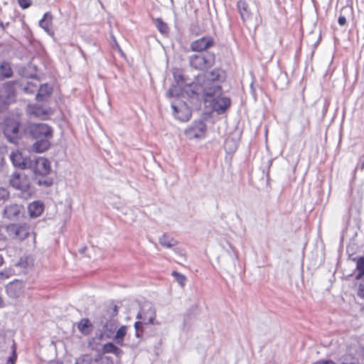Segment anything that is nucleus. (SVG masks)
Wrapping results in <instances>:
<instances>
[{
	"label": "nucleus",
	"mask_w": 364,
	"mask_h": 364,
	"mask_svg": "<svg viewBox=\"0 0 364 364\" xmlns=\"http://www.w3.org/2000/svg\"><path fill=\"white\" fill-rule=\"evenodd\" d=\"M237 7L243 22L251 17V11L247 2L245 0H240L237 3Z\"/></svg>",
	"instance_id": "14"
},
{
	"label": "nucleus",
	"mask_w": 364,
	"mask_h": 364,
	"mask_svg": "<svg viewBox=\"0 0 364 364\" xmlns=\"http://www.w3.org/2000/svg\"><path fill=\"white\" fill-rule=\"evenodd\" d=\"M4 262V257L1 255H0V267L3 265Z\"/></svg>",
	"instance_id": "39"
},
{
	"label": "nucleus",
	"mask_w": 364,
	"mask_h": 364,
	"mask_svg": "<svg viewBox=\"0 0 364 364\" xmlns=\"http://www.w3.org/2000/svg\"><path fill=\"white\" fill-rule=\"evenodd\" d=\"M1 129L11 143L17 144L21 138V122L17 117H6L1 123Z\"/></svg>",
	"instance_id": "2"
},
{
	"label": "nucleus",
	"mask_w": 364,
	"mask_h": 364,
	"mask_svg": "<svg viewBox=\"0 0 364 364\" xmlns=\"http://www.w3.org/2000/svg\"><path fill=\"white\" fill-rule=\"evenodd\" d=\"M13 76V70L11 64L8 62L3 61L0 64V78H10Z\"/></svg>",
	"instance_id": "19"
},
{
	"label": "nucleus",
	"mask_w": 364,
	"mask_h": 364,
	"mask_svg": "<svg viewBox=\"0 0 364 364\" xmlns=\"http://www.w3.org/2000/svg\"><path fill=\"white\" fill-rule=\"evenodd\" d=\"M22 207L17 204H10L6 205L4 210V217L8 220H15L21 214Z\"/></svg>",
	"instance_id": "13"
},
{
	"label": "nucleus",
	"mask_w": 364,
	"mask_h": 364,
	"mask_svg": "<svg viewBox=\"0 0 364 364\" xmlns=\"http://www.w3.org/2000/svg\"><path fill=\"white\" fill-rule=\"evenodd\" d=\"M6 236L3 232V226L0 225V250L6 247Z\"/></svg>",
	"instance_id": "30"
},
{
	"label": "nucleus",
	"mask_w": 364,
	"mask_h": 364,
	"mask_svg": "<svg viewBox=\"0 0 364 364\" xmlns=\"http://www.w3.org/2000/svg\"><path fill=\"white\" fill-rule=\"evenodd\" d=\"M4 229V227H3ZM9 238L21 242L31 234V228L27 223H11L4 227Z\"/></svg>",
	"instance_id": "4"
},
{
	"label": "nucleus",
	"mask_w": 364,
	"mask_h": 364,
	"mask_svg": "<svg viewBox=\"0 0 364 364\" xmlns=\"http://www.w3.org/2000/svg\"><path fill=\"white\" fill-rule=\"evenodd\" d=\"M29 113L41 119H46L48 117L52 114L51 109L48 106L40 105H29L28 106Z\"/></svg>",
	"instance_id": "11"
},
{
	"label": "nucleus",
	"mask_w": 364,
	"mask_h": 364,
	"mask_svg": "<svg viewBox=\"0 0 364 364\" xmlns=\"http://www.w3.org/2000/svg\"><path fill=\"white\" fill-rule=\"evenodd\" d=\"M171 275L175 278L176 281L181 287H183L186 285L187 278L185 275L176 271H173Z\"/></svg>",
	"instance_id": "27"
},
{
	"label": "nucleus",
	"mask_w": 364,
	"mask_h": 364,
	"mask_svg": "<svg viewBox=\"0 0 364 364\" xmlns=\"http://www.w3.org/2000/svg\"><path fill=\"white\" fill-rule=\"evenodd\" d=\"M37 141L33 144V150L36 153H43L47 151L50 146L51 139H36Z\"/></svg>",
	"instance_id": "18"
},
{
	"label": "nucleus",
	"mask_w": 364,
	"mask_h": 364,
	"mask_svg": "<svg viewBox=\"0 0 364 364\" xmlns=\"http://www.w3.org/2000/svg\"><path fill=\"white\" fill-rule=\"evenodd\" d=\"M185 134L189 139L199 137V135L195 132V127H191L186 129Z\"/></svg>",
	"instance_id": "29"
},
{
	"label": "nucleus",
	"mask_w": 364,
	"mask_h": 364,
	"mask_svg": "<svg viewBox=\"0 0 364 364\" xmlns=\"http://www.w3.org/2000/svg\"><path fill=\"white\" fill-rule=\"evenodd\" d=\"M134 328L136 329V336L137 338H141L142 337V331H143L142 323L140 321L135 322Z\"/></svg>",
	"instance_id": "31"
},
{
	"label": "nucleus",
	"mask_w": 364,
	"mask_h": 364,
	"mask_svg": "<svg viewBox=\"0 0 364 364\" xmlns=\"http://www.w3.org/2000/svg\"><path fill=\"white\" fill-rule=\"evenodd\" d=\"M0 27L4 30L6 28V26L4 25L3 22L0 21Z\"/></svg>",
	"instance_id": "41"
},
{
	"label": "nucleus",
	"mask_w": 364,
	"mask_h": 364,
	"mask_svg": "<svg viewBox=\"0 0 364 364\" xmlns=\"http://www.w3.org/2000/svg\"><path fill=\"white\" fill-rule=\"evenodd\" d=\"M96 361L97 362V364H112V361H109L107 360L106 363L102 360V359L100 360H96Z\"/></svg>",
	"instance_id": "38"
},
{
	"label": "nucleus",
	"mask_w": 364,
	"mask_h": 364,
	"mask_svg": "<svg viewBox=\"0 0 364 364\" xmlns=\"http://www.w3.org/2000/svg\"><path fill=\"white\" fill-rule=\"evenodd\" d=\"M190 65L198 70L205 71L213 67L215 63L213 53L194 54L190 57Z\"/></svg>",
	"instance_id": "3"
},
{
	"label": "nucleus",
	"mask_w": 364,
	"mask_h": 364,
	"mask_svg": "<svg viewBox=\"0 0 364 364\" xmlns=\"http://www.w3.org/2000/svg\"><path fill=\"white\" fill-rule=\"evenodd\" d=\"M338 23L341 26H344L346 23V18L344 16H340L338 19Z\"/></svg>",
	"instance_id": "36"
},
{
	"label": "nucleus",
	"mask_w": 364,
	"mask_h": 364,
	"mask_svg": "<svg viewBox=\"0 0 364 364\" xmlns=\"http://www.w3.org/2000/svg\"><path fill=\"white\" fill-rule=\"evenodd\" d=\"M314 364H336V363L333 362V360H320L316 361Z\"/></svg>",
	"instance_id": "35"
},
{
	"label": "nucleus",
	"mask_w": 364,
	"mask_h": 364,
	"mask_svg": "<svg viewBox=\"0 0 364 364\" xmlns=\"http://www.w3.org/2000/svg\"><path fill=\"white\" fill-rule=\"evenodd\" d=\"M53 88L48 84H43L41 85L38 89V92L36 95V100L38 102H43L47 100L51 95Z\"/></svg>",
	"instance_id": "17"
},
{
	"label": "nucleus",
	"mask_w": 364,
	"mask_h": 364,
	"mask_svg": "<svg viewBox=\"0 0 364 364\" xmlns=\"http://www.w3.org/2000/svg\"><path fill=\"white\" fill-rule=\"evenodd\" d=\"M92 324L87 318H83L78 323L79 331L84 334H89L91 331Z\"/></svg>",
	"instance_id": "24"
},
{
	"label": "nucleus",
	"mask_w": 364,
	"mask_h": 364,
	"mask_svg": "<svg viewBox=\"0 0 364 364\" xmlns=\"http://www.w3.org/2000/svg\"><path fill=\"white\" fill-rule=\"evenodd\" d=\"M17 2L22 9H26L32 5V0H17Z\"/></svg>",
	"instance_id": "32"
},
{
	"label": "nucleus",
	"mask_w": 364,
	"mask_h": 364,
	"mask_svg": "<svg viewBox=\"0 0 364 364\" xmlns=\"http://www.w3.org/2000/svg\"><path fill=\"white\" fill-rule=\"evenodd\" d=\"M225 73L220 68L211 70L204 82L203 99L204 101H212L215 95L223 94L221 83L225 80Z\"/></svg>",
	"instance_id": "1"
},
{
	"label": "nucleus",
	"mask_w": 364,
	"mask_h": 364,
	"mask_svg": "<svg viewBox=\"0 0 364 364\" xmlns=\"http://www.w3.org/2000/svg\"><path fill=\"white\" fill-rule=\"evenodd\" d=\"M201 126H202V127H201V128H200V129L201 130V132H202L203 133H204V132H205V124H201Z\"/></svg>",
	"instance_id": "40"
},
{
	"label": "nucleus",
	"mask_w": 364,
	"mask_h": 364,
	"mask_svg": "<svg viewBox=\"0 0 364 364\" xmlns=\"http://www.w3.org/2000/svg\"><path fill=\"white\" fill-rule=\"evenodd\" d=\"M1 303H2V299H1V297L0 296V306L1 305Z\"/></svg>",
	"instance_id": "43"
},
{
	"label": "nucleus",
	"mask_w": 364,
	"mask_h": 364,
	"mask_svg": "<svg viewBox=\"0 0 364 364\" xmlns=\"http://www.w3.org/2000/svg\"><path fill=\"white\" fill-rule=\"evenodd\" d=\"M102 352L104 353H113L115 355H120L122 350L112 342H108L102 346Z\"/></svg>",
	"instance_id": "21"
},
{
	"label": "nucleus",
	"mask_w": 364,
	"mask_h": 364,
	"mask_svg": "<svg viewBox=\"0 0 364 364\" xmlns=\"http://www.w3.org/2000/svg\"><path fill=\"white\" fill-rule=\"evenodd\" d=\"M127 331L128 327L125 325L121 326L117 331L114 339L119 346H123L124 345V338L127 335Z\"/></svg>",
	"instance_id": "20"
},
{
	"label": "nucleus",
	"mask_w": 364,
	"mask_h": 364,
	"mask_svg": "<svg viewBox=\"0 0 364 364\" xmlns=\"http://www.w3.org/2000/svg\"><path fill=\"white\" fill-rule=\"evenodd\" d=\"M44 210V205L40 201H33L28 205V211L31 218L39 217Z\"/></svg>",
	"instance_id": "15"
},
{
	"label": "nucleus",
	"mask_w": 364,
	"mask_h": 364,
	"mask_svg": "<svg viewBox=\"0 0 364 364\" xmlns=\"http://www.w3.org/2000/svg\"><path fill=\"white\" fill-rule=\"evenodd\" d=\"M10 198L9 190L4 187H0V205L4 204Z\"/></svg>",
	"instance_id": "28"
},
{
	"label": "nucleus",
	"mask_w": 364,
	"mask_h": 364,
	"mask_svg": "<svg viewBox=\"0 0 364 364\" xmlns=\"http://www.w3.org/2000/svg\"><path fill=\"white\" fill-rule=\"evenodd\" d=\"M16 82H14L6 83L5 85V88L6 89V91L9 92L6 100L5 101V102L7 104H9L14 101L16 94H15V90L13 89V85Z\"/></svg>",
	"instance_id": "25"
},
{
	"label": "nucleus",
	"mask_w": 364,
	"mask_h": 364,
	"mask_svg": "<svg viewBox=\"0 0 364 364\" xmlns=\"http://www.w3.org/2000/svg\"><path fill=\"white\" fill-rule=\"evenodd\" d=\"M352 261L355 262L356 270L358 271L355 279L358 280L364 275V257L360 256L354 257L352 259Z\"/></svg>",
	"instance_id": "22"
},
{
	"label": "nucleus",
	"mask_w": 364,
	"mask_h": 364,
	"mask_svg": "<svg viewBox=\"0 0 364 364\" xmlns=\"http://www.w3.org/2000/svg\"><path fill=\"white\" fill-rule=\"evenodd\" d=\"M159 243L164 247L171 248L177 244V242L171 237L166 234H164L159 238Z\"/></svg>",
	"instance_id": "23"
},
{
	"label": "nucleus",
	"mask_w": 364,
	"mask_h": 364,
	"mask_svg": "<svg viewBox=\"0 0 364 364\" xmlns=\"http://www.w3.org/2000/svg\"><path fill=\"white\" fill-rule=\"evenodd\" d=\"M10 159L12 164L22 170L28 169L31 161V159L23 155L19 150L13 151L10 154Z\"/></svg>",
	"instance_id": "10"
},
{
	"label": "nucleus",
	"mask_w": 364,
	"mask_h": 364,
	"mask_svg": "<svg viewBox=\"0 0 364 364\" xmlns=\"http://www.w3.org/2000/svg\"><path fill=\"white\" fill-rule=\"evenodd\" d=\"M175 117L181 122H187L191 117V110L186 104L172 105Z\"/></svg>",
	"instance_id": "12"
},
{
	"label": "nucleus",
	"mask_w": 364,
	"mask_h": 364,
	"mask_svg": "<svg viewBox=\"0 0 364 364\" xmlns=\"http://www.w3.org/2000/svg\"><path fill=\"white\" fill-rule=\"evenodd\" d=\"M155 24L159 31L162 34H167L169 31V28L166 23L163 21L161 18H156Z\"/></svg>",
	"instance_id": "26"
},
{
	"label": "nucleus",
	"mask_w": 364,
	"mask_h": 364,
	"mask_svg": "<svg viewBox=\"0 0 364 364\" xmlns=\"http://www.w3.org/2000/svg\"><path fill=\"white\" fill-rule=\"evenodd\" d=\"M9 183L14 188L22 192L28 191L31 188L30 178L24 173L14 172L10 177Z\"/></svg>",
	"instance_id": "5"
},
{
	"label": "nucleus",
	"mask_w": 364,
	"mask_h": 364,
	"mask_svg": "<svg viewBox=\"0 0 364 364\" xmlns=\"http://www.w3.org/2000/svg\"><path fill=\"white\" fill-rule=\"evenodd\" d=\"M222 94L215 95L212 101H204L208 103L212 109L218 114L226 112L231 105V100L228 97H221Z\"/></svg>",
	"instance_id": "8"
},
{
	"label": "nucleus",
	"mask_w": 364,
	"mask_h": 364,
	"mask_svg": "<svg viewBox=\"0 0 364 364\" xmlns=\"http://www.w3.org/2000/svg\"><path fill=\"white\" fill-rule=\"evenodd\" d=\"M17 359V354L16 350V347H13L12 354L7 360V364H15Z\"/></svg>",
	"instance_id": "33"
},
{
	"label": "nucleus",
	"mask_w": 364,
	"mask_h": 364,
	"mask_svg": "<svg viewBox=\"0 0 364 364\" xmlns=\"http://www.w3.org/2000/svg\"><path fill=\"white\" fill-rule=\"evenodd\" d=\"M357 294L360 298L364 299V280L360 282L357 291Z\"/></svg>",
	"instance_id": "34"
},
{
	"label": "nucleus",
	"mask_w": 364,
	"mask_h": 364,
	"mask_svg": "<svg viewBox=\"0 0 364 364\" xmlns=\"http://www.w3.org/2000/svg\"><path fill=\"white\" fill-rule=\"evenodd\" d=\"M215 40L212 36H203L191 42L190 48L193 52L202 53L215 46Z\"/></svg>",
	"instance_id": "9"
},
{
	"label": "nucleus",
	"mask_w": 364,
	"mask_h": 364,
	"mask_svg": "<svg viewBox=\"0 0 364 364\" xmlns=\"http://www.w3.org/2000/svg\"><path fill=\"white\" fill-rule=\"evenodd\" d=\"M40 26L48 34L53 35V17L49 13H46L39 21Z\"/></svg>",
	"instance_id": "16"
},
{
	"label": "nucleus",
	"mask_w": 364,
	"mask_h": 364,
	"mask_svg": "<svg viewBox=\"0 0 364 364\" xmlns=\"http://www.w3.org/2000/svg\"><path fill=\"white\" fill-rule=\"evenodd\" d=\"M51 183H52V182H51V181H50L49 183H46V184H47L48 186L51 185Z\"/></svg>",
	"instance_id": "42"
},
{
	"label": "nucleus",
	"mask_w": 364,
	"mask_h": 364,
	"mask_svg": "<svg viewBox=\"0 0 364 364\" xmlns=\"http://www.w3.org/2000/svg\"><path fill=\"white\" fill-rule=\"evenodd\" d=\"M28 169L32 170L35 175L42 176H47L51 171L50 161L44 157H37L35 159H31Z\"/></svg>",
	"instance_id": "7"
},
{
	"label": "nucleus",
	"mask_w": 364,
	"mask_h": 364,
	"mask_svg": "<svg viewBox=\"0 0 364 364\" xmlns=\"http://www.w3.org/2000/svg\"><path fill=\"white\" fill-rule=\"evenodd\" d=\"M29 133L34 139H52L53 131L51 127L43 123H33L28 127Z\"/></svg>",
	"instance_id": "6"
},
{
	"label": "nucleus",
	"mask_w": 364,
	"mask_h": 364,
	"mask_svg": "<svg viewBox=\"0 0 364 364\" xmlns=\"http://www.w3.org/2000/svg\"><path fill=\"white\" fill-rule=\"evenodd\" d=\"M114 38V46L113 48L117 49L119 51L121 52L122 49H121L119 45L117 42L116 39L114 38Z\"/></svg>",
	"instance_id": "37"
}]
</instances>
